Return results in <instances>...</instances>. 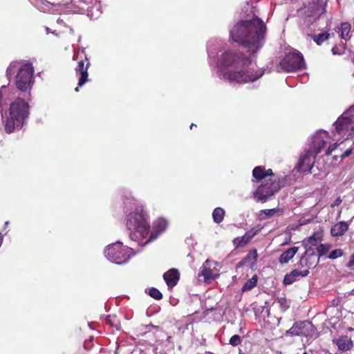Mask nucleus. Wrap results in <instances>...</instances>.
<instances>
[{
    "instance_id": "f257e3e1",
    "label": "nucleus",
    "mask_w": 354,
    "mask_h": 354,
    "mask_svg": "<svg viewBox=\"0 0 354 354\" xmlns=\"http://www.w3.org/2000/svg\"><path fill=\"white\" fill-rule=\"evenodd\" d=\"M266 26L258 17L236 24L230 31L233 41L242 45L250 53H257L263 46Z\"/></svg>"
},
{
    "instance_id": "f03ea898",
    "label": "nucleus",
    "mask_w": 354,
    "mask_h": 354,
    "mask_svg": "<svg viewBox=\"0 0 354 354\" xmlns=\"http://www.w3.org/2000/svg\"><path fill=\"white\" fill-rule=\"evenodd\" d=\"M219 60L225 67L241 68L240 71L230 70L225 73L224 77L230 82L245 84L254 82L263 75V71L259 70L243 69V67L250 64L251 60L241 52L225 51L221 55Z\"/></svg>"
},
{
    "instance_id": "7ed1b4c3",
    "label": "nucleus",
    "mask_w": 354,
    "mask_h": 354,
    "mask_svg": "<svg viewBox=\"0 0 354 354\" xmlns=\"http://www.w3.org/2000/svg\"><path fill=\"white\" fill-rule=\"evenodd\" d=\"M19 62H12L6 69V76L10 80L17 71L15 75V86L21 91L26 92L30 90L34 83V68L32 63L26 62L19 66Z\"/></svg>"
},
{
    "instance_id": "20e7f679",
    "label": "nucleus",
    "mask_w": 354,
    "mask_h": 354,
    "mask_svg": "<svg viewBox=\"0 0 354 354\" xmlns=\"http://www.w3.org/2000/svg\"><path fill=\"white\" fill-rule=\"evenodd\" d=\"M133 207H135V209L129 213L127 221H147L148 218L147 212L142 205H136V201L130 193L124 192L120 198L113 204V209L115 212H119L122 209L124 213Z\"/></svg>"
},
{
    "instance_id": "39448f33",
    "label": "nucleus",
    "mask_w": 354,
    "mask_h": 354,
    "mask_svg": "<svg viewBox=\"0 0 354 354\" xmlns=\"http://www.w3.org/2000/svg\"><path fill=\"white\" fill-rule=\"evenodd\" d=\"M28 114V104L22 98H17L10 106L9 117L5 124L6 132L10 133L17 128H21Z\"/></svg>"
},
{
    "instance_id": "423d86ee",
    "label": "nucleus",
    "mask_w": 354,
    "mask_h": 354,
    "mask_svg": "<svg viewBox=\"0 0 354 354\" xmlns=\"http://www.w3.org/2000/svg\"><path fill=\"white\" fill-rule=\"evenodd\" d=\"M287 183V177L269 178L261 183L254 193L257 201L265 203L270 196L278 192Z\"/></svg>"
},
{
    "instance_id": "0eeeda50",
    "label": "nucleus",
    "mask_w": 354,
    "mask_h": 354,
    "mask_svg": "<svg viewBox=\"0 0 354 354\" xmlns=\"http://www.w3.org/2000/svg\"><path fill=\"white\" fill-rule=\"evenodd\" d=\"M127 226L131 239L138 242L140 245L147 244L155 237L153 232L148 237L150 232L149 223H127Z\"/></svg>"
},
{
    "instance_id": "6e6552de",
    "label": "nucleus",
    "mask_w": 354,
    "mask_h": 354,
    "mask_svg": "<svg viewBox=\"0 0 354 354\" xmlns=\"http://www.w3.org/2000/svg\"><path fill=\"white\" fill-rule=\"evenodd\" d=\"M104 252L109 260L117 264L125 263L130 256L129 248L120 242L109 245Z\"/></svg>"
},
{
    "instance_id": "1a4fd4ad",
    "label": "nucleus",
    "mask_w": 354,
    "mask_h": 354,
    "mask_svg": "<svg viewBox=\"0 0 354 354\" xmlns=\"http://www.w3.org/2000/svg\"><path fill=\"white\" fill-rule=\"evenodd\" d=\"M279 66L286 72H293L305 68L304 59L300 53H290L280 61Z\"/></svg>"
},
{
    "instance_id": "9d476101",
    "label": "nucleus",
    "mask_w": 354,
    "mask_h": 354,
    "mask_svg": "<svg viewBox=\"0 0 354 354\" xmlns=\"http://www.w3.org/2000/svg\"><path fill=\"white\" fill-rule=\"evenodd\" d=\"M335 132L338 135L353 137L354 136V115H350L349 112H344L334 122Z\"/></svg>"
},
{
    "instance_id": "9b49d317",
    "label": "nucleus",
    "mask_w": 354,
    "mask_h": 354,
    "mask_svg": "<svg viewBox=\"0 0 354 354\" xmlns=\"http://www.w3.org/2000/svg\"><path fill=\"white\" fill-rule=\"evenodd\" d=\"M315 331V328L310 322L303 321L295 323L293 326L286 331V335L309 337L313 336Z\"/></svg>"
},
{
    "instance_id": "f8f14e48",
    "label": "nucleus",
    "mask_w": 354,
    "mask_h": 354,
    "mask_svg": "<svg viewBox=\"0 0 354 354\" xmlns=\"http://www.w3.org/2000/svg\"><path fill=\"white\" fill-rule=\"evenodd\" d=\"M315 162V155L310 151H306L299 158L295 169L299 172H310Z\"/></svg>"
},
{
    "instance_id": "ddd939ff",
    "label": "nucleus",
    "mask_w": 354,
    "mask_h": 354,
    "mask_svg": "<svg viewBox=\"0 0 354 354\" xmlns=\"http://www.w3.org/2000/svg\"><path fill=\"white\" fill-rule=\"evenodd\" d=\"M91 65L89 59L86 56L84 58H81L78 62L75 67L76 73L80 75V77L78 81V86H83L85 83L88 81V69Z\"/></svg>"
},
{
    "instance_id": "4468645a",
    "label": "nucleus",
    "mask_w": 354,
    "mask_h": 354,
    "mask_svg": "<svg viewBox=\"0 0 354 354\" xmlns=\"http://www.w3.org/2000/svg\"><path fill=\"white\" fill-rule=\"evenodd\" d=\"M319 257L315 252L314 249L306 250L305 255L300 260L301 266H307L309 268H314L319 261Z\"/></svg>"
},
{
    "instance_id": "2eb2a0df",
    "label": "nucleus",
    "mask_w": 354,
    "mask_h": 354,
    "mask_svg": "<svg viewBox=\"0 0 354 354\" xmlns=\"http://www.w3.org/2000/svg\"><path fill=\"white\" fill-rule=\"evenodd\" d=\"M259 230L260 228H252L243 236L234 239L232 243L234 248H243L246 245Z\"/></svg>"
},
{
    "instance_id": "dca6fc26",
    "label": "nucleus",
    "mask_w": 354,
    "mask_h": 354,
    "mask_svg": "<svg viewBox=\"0 0 354 354\" xmlns=\"http://www.w3.org/2000/svg\"><path fill=\"white\" fill-rule=\"evenodd\" d=\"M163 279L168 288L171 289L176 286L180 279V272L176 268H171L164 273Z\"/></svg>"
},
{
    "instance_id": "f3484780",
    "label": "nucleus",
    "mask_w": 354,
    "mask_h": 354,
    "mask_svg": "<svg viewBox=\"0 0 354 354\" xmlns=\"http://www.w3.org/2000/svg\"><path fill=\"white\" fill-rule=\"evenodd\" d=\"M252 176L259 182L267 177L274 178L276 176L271 169H266L264 166H257L252 170Z\"/></svg>"
},
{
    "instance_id": "a211bd4d",
    "label": "nucleus",
    "mask_w": 354,
    "mask_h": 354,
    "mask_svg": "<svg viewBox=\"0 0 354 354\" xmlns=\"http://www.w3.org/2000/svg\"><path fill=\"white\" fill-rule=\"evenodd\" d=\"M309 274L308 270L299 271L298 270H293L288 274H286L283 279V283L285 285H290L294 282L298 281L300 278L306 277Z\"/></svg>"
},
{
    "instance_id": "6ab92c4d",
    "label": "nucleus",
    "mask_w": 354,
    "mask_h": 354,
    "mask_svg": "<svg viewBox=\"0 0 354 354\" xmlns=\"http://www.w3.org/2000/svg\"><path fill=\"white\" fill-rule=\"evenodd\" d=\"M211 263L212 262L210 261L206 260L201 268L200 272L198 273V277H203L205 281L214 279L218 276L217 274L214 273L211 270Z\"/></svg>"
},
{
    "instance_id": "aec40b11",
    "label": "nucleus",
    "mask_w": 354,
    "mask_h": 354,
    "mask_svg": "<svg viewBox=\"0 0 354 354\" xmlns=\"http://www.w3.org/2000/svg\"><path fill=\"white\" fill-rule=\"evenodd\" d=\"M257 257V250H250L248 254L239 263V266H248L250 268H252L255 266Z\"/></svg>"
},
{
    "instance_id": "412c9836",
    "label": "nucleus",
    "mask_w": 354,
    "mask_h": 354,
    "mask_svg": "<svg viewBox=\"0 0 354 354\" xmlns=\"http://www.w3.org/2000/svg\"><path fill=\"white\" fill-rule=\"evenodd\" d=\"M321 240V234L314 233L312 236L303 241V245L305 247L306 250L308 249H313L312 247L317 245Z\"/></svg>"
},
{
    "instance_id": "4be33fe9",
    "label": "nucleus",
    "mask_w": 354,
    "mask_h": 354,
    "mask_svg": "<svg viewBox=\"0 0 354 354\" xmlns=\"http://www.w3.org/2000/svg\"><path fill=\"white\" fill-rule=\"evenodd\" d=\"M348 229V223H335L331 227L330 233L333 236H342Z\"/></svg>"
},
{
    "instance_id": "5701e85b",
    "label": "nucleus",
    "mask_w": 354,
    "mask_h": 354,
    "mask_svg": "<svg viewBox=\"0 0 354 354\" xmlns=\"http://www.w3.org/2000/svg\"><path fill=\"white\" fill-rule=\"evenodd\" d=\"M298 249V247L294 246L283 252L279 259V262L281 264L287 263L290 259L293 258V257L297 252Z\"/></svg>"
},
{
    "instance_id": "b1692460",
    "label": "nucleus",
    "mask_w": 354,
    "mask_h": 354,
    "mask_svg": "<svg viewBox=\"0 0 354 354\" xmlns=\"http://www.w3.org/2000/svg\"><path fill=\"white\" fill-rule=\"evenodd\" d=\"M337 345L341 351H348L353 346V342L347 337H341L337 339Z\"/></svg>"
},
{
    "instance_id": "393cba45",
    "label": "nucleus",
    "mask_w": 354,
    "mask_h": 354,
    "mask_svg": "<svg viewBox=\"0 0 354 354\" xmlns=\"http://www.w3.org/2000/svg\"><path fill=\"white\" fill-rule=\"evenodd\" d=\"M326 144V141L324 140V138L321 136V135L315 138L313 145L315 151V155L319 153L322 151Z\"/></svg>"
},
{
    "instance_id": "a878e982",
    "label": "nucleus",
    "mask_w": 354,
    "mask_h": 354,
    "mask_svg": "<svg viewBox=\"0 0 354 354\" xmlns=\"http://www.w3.org/2000/svg\"><path fill=\"white\" fill-rule=\"evenodd\" d=\"M351 29V26L348 22H342L338 31L339 32L340 37L345 40L349 39L350 37H348V35Z\"/></svg>"
},
{
    "instance_id": "bb28decb",
    "label": "nucleus",
    "mask_w": 354,
    "mask_h": 354,
    "mask_svg": "<svg viewBox=\"0 0 354 354\" xmlns=\"http://www.w3.org/2000/svg\"><path fill=\"white\" fill-rule=\"evenodd\" d=\"M319 46L322 45L324 41L330 37V34L327 32H322L318 35H308Z\"/></svg>"
},
{
    "instance_id": "cd10ccee",
    "label": "nucleus",
    "mask_w": 354,
    "mask_h": 354,
    "mask_svg": "<svg viewBox=\"0 0 354 354\" xmlns=\"http://www.w3.org/2000/svg\"><path fill=\"white\" fill-rule=\"evenodd\" d=\"M257 277L254 275L245 283L241 288L242 291L245 292L252 290L257 286Z\"/></svg>"
},
{
    "instance_id": "c85d7f7f",
    "label": "nucleus",
    "mask_w": 354,
    "mask_h": 354,
    "mask_svg": "<svg viewBox=\"0 0 354 354\" xmlns=\"http://www.w3.org/2000/svg\"><path fill=\"white\" fill-rule=\"evenodd\" d=\"M225 214V211L221 207H216L212 212L214 221H222Z\"/></svg>"
},
{
    "instance_id": "c756f323",
    "label": "nucleus",
    "mask_w": 354,
    "mask_h": 354,
    "mask_svg": "<svg viewBox=\"0 0 354 354\" xmlns=\"http://www.w3.org/2000/svg\"><path fill=\"white\" fill-rule=\"evenodd\" d=\"M346 43L341 41L339 45H335L332 48V53L335 55H342L345 53Z\"/></svg>"
},
{
    "instance_id": "7c9ffc66",
    "label": "nucleus",
    "mask_w": 354,
    "mask_h": 354,
    "mask_svg": "<svg viewBox=\"0 0 354 354\" xmlns=\"http://www.w3.org/2000/svg\"><path fill=\"white\" fill-rule=\"evenodd\" d=\"M331 248L330 244H320L317 247V255L321 257L322 256L327 254Z\"/></svg>"
},
{
    "instance_id": "2f4dec72",
    "label": "nucleus",
    "mask_w": 354,
    "mask_h": 354,
    "mask_svg": "<svg viewBox=\"0 0 354 354\" xmlns=\"http://www.w3.org/2000/svg\"><path fill=\"white\" fill-rule=\"evenodd\" d=\"M343 254V252L341 249H336L332 251L329 255L328 256V258L330 259H335L338 257H342Z\"/></svg>"
},
{
    "instance_id": "473e14b6",
    "label": "nucleus",
    "mask_w": 354,
    "mask_h": 354,
    "mask_svg": "<svg viewBox=\"0 0 354 354\" xmlns=\"http://www.w3.org/2000/svg\"><path fill=\"white\" fill-rule=\"evenodd\" d=\"M241 343V338L239 335H233L230 339V344L236 346Z\"/></svg>"
},
{
    "instance_id": "72a5a7b5",
    "label": "nucleus",
    "mask_w": 354,
    "mask_h": 354,
    "mask_svg": "<svg viewBox=\"0 0 354 354\" xmlns=\"http://www.w3.org/2000/svg\"><path fill=\"white\" fill-rule=\"evenodd\" d=\"M166 228H167V223H160L159 225H156V237L158 236V234H160L163 231H165Z\"/></svg>"
},
{
    "instance_id": "f704fd0d",
    "label": "nucleus",
    "mask_w": 354,
    "mask_h": 354,
    "mask_svg": "<svg viewBox=\"0 0 354 354\" xmlns=\"http://www.w3.org/2000/svg\"><path fill=\"white\" fill-rule=\"evenodd\" d=\"M338 147V144L337 142L335 143H333L332 145H330L328 148L327 149V150L326 151V156H329L331 154V153L335 151L337 147Z\"/></svg>"
},
{
    "instance_id": "c9c22d12",
    "label": "nucleus",
    "mask_w": 354,
    "mask_h": 354,
    "mask_svg": "<svg viewBox=\"0 0 354 354\" xmlns=\"http://www.w3.org/2000/svg\"><path fill=\"white\" fill-rule=\"evenodd\" d=\"M277 212H278V209H266L263 210V212L268 216L270 217L272 215H274Z\"/></svg>"
},
{
    "instance_id": "e433bc0d",
    "label": "nucleus",
    "mask_w": 354,
    "mask_h": 354,
    "mask_svg": "<svg viewBox=\"0 0 354 354\" xmlns=\"http://www.w3.org/2000/svg\"><path fill=\"white\" fill-rule=\"evenodd\" d=\"M352 151H353V149L352 148H349V149H347L342 155H341V158L342 160L349 156L351 153H352Z\"/></svg>"
},
{
    "instance_id": "4c0bfd02",
    "label": "nucleus",
    "mask_w": 354,
    "mask_h": 354,
    "mask_svg": "<svg viewBox=\"0 0 354 354\" xmlns=\"http://www.w3.org/2000/svg\"><path fill=\"white\" fill-rule=\"evenodd\" d=\"M342 201V198L339 196V197H337V198L333 201V203H332L331 206H332V207L337 206V205H340V204H341Z\"/></svg>"
},
{
    "instance_id": "58836bf2",
    "label": "nucleus",
    "mask_w": 354,
    "mask_h": 354,
    "mask_svg": "<svg viewBox=\"0 0 354 354\" xmlns=\"http://www.w3.org/2000/svg\"><path fill=\"white\" fill-rule=\"evenodd\" d=\"M148 294L150 295V297L155 299V288H150L148 292Z\"/></svg>"
},
{
    "instance_id": "ea45409f",
    "label": "nucleus",
    "mask_w": 354,
    "mask_h": 354,
    "mask_svg": "<svg viewBox=\"0 0 354 354\" xmlns=\"http://www.w3.org/2000/svg\"><path fill=\"white\" fill-rule=\"evenodd\" d=\"M348 266L350 267L354 266V254L351 256V257L348 261Z\"/></svg>"
},
{
    "instance_id": "a19ab883",
    "label": "nucleus",
    "mask_w": 354,
    "mask_h": 354,
    "mask_svg": "<svg viewBox=\"0 0 354 354\" xmlns=\"http://www.w3.org/2000/svg\"><path fill=\"white\" fill-rule=\"evenodd\" d=\"M162 297V293L158 289H156V299H160Z\"/></svg>"
},
{
    "instance_id": "79ce46f5",
    "label": "nucleus",
    "mask_w": 354,
    "mask_h": 354,
    "mask_svg": "<svg viewBox=\"0 0 354 354\" xmlns=\"http://www.w3.org/2000/svg\"><path fill=\"white\" fill-rule=\"evenodd\" d=\"M196 127V124H194V123H192V124H190V127H190V129H192L193 127Z\"/></svg>"
},
{
    "instance_id": "37998d69",
    "label": "nucleus",
    "mask_w": 354,
    "mask_h": 354,
    "mask_svg": "<svg viewBox=\"0 0 354 354\" xmlns=\"http://www.w3.org/2000/svg\"><path fill=\"white\" fill-rule=\"evenodd\" d=\"M333 160H337V156H334L333 157Z\"/></svg>"
},
{
    "instance_id": "c03bdc74",
    "label": "nucleus",
    "mask_w": 354,
    "mask_h": 354,
    "mask_svg": "<svg viewBox=\"0 0 354 354\" xmlns=\"http://www.w3.org/2000/svg\"><path fill=\"white\" fill-rule=\"evenodd\" d=\"M158 221H159V222H161V221H165V220H162L161 218H159V219H158Z\"/></svg>"
},
{
    "instance_id": "a18cd8bd",
    "label": "nucleus",
    "mask_w": 354,
    "mask_h": 354,
    "mask_svg": "<svg viewBox=\"0 0 354 354\" xmlns=\"http://www.w3.org/2000/svg\"><path fill=\"white\" fill-rule=\"evenodd\" d=\"M322 133H324L326 136L328 135V133L326 131H324Z\"/></svg>"
},
{
    "instance_id": "49530a36",
    "label": "nucleus",
    "mask_w": 354,
    "mask_h": 354,
    "mask_svg": "<svg viewBox=\"0 0 354 354\" xmlns=\"http://www.w3.org/2000/svg\"><path fill=\"white\" fill-rule=\"evenodd\" d=\"M306 222L301 223L299 225H302L306 224Z\"/></svg>"
},
{
    "instance_id": "de8ad7c7",
    "label": "nucleus",
    "mask_w": 354,
    "mask_h": 354,
    "mask_svg": "<svg viewBox=\"0 0 354 354\" xmlns=\"http://www.w3.org/2000/svg\"><path fill=\"white\" fill-rule=\"evenodd\" d=\"M287 308H288V306H283V310H286Z\"/></svg>"
},
{
    "instance_id": "09e8293b",
    "label": "nucleus",
    "mask_w": 354,
    "mask_h": 354,
    "mask_svg": "<svg viewBox=\"0 0 354 354\" xmlns=\"http://www.w3.org/2000/svg\"><path fill=\"white\" fill-rule=\"evenodd\" d=\"M75 91H77V92L78 91V87H77V88H75Z\"/></svg>"
},
{
    "instance_id": "8fccbe9b",
    "label": "nucleus",
    "mask_w": 354,
    "mask_h": 354,
    "mask_svg": "<svg viewBox=\"0 0 354 354\" xmlns=\"http://www.w3.org/2000/svg\"><path fill=\"white\" fill-rule=\"evenodd\" d=\"M304 354H307L306 353H304Z\"/></svg>"
}]
</instances>
